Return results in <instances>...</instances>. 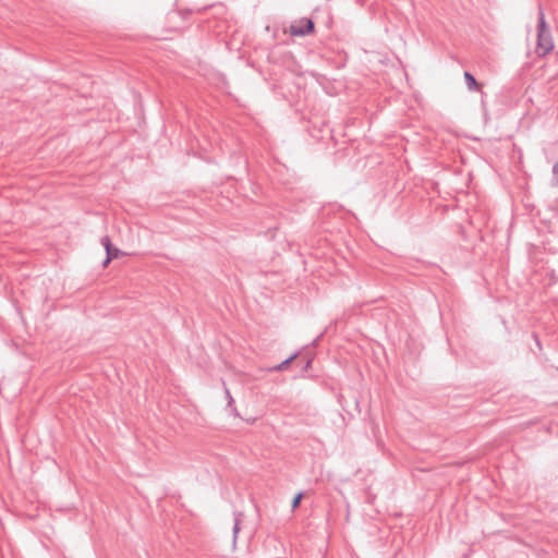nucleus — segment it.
<instances>
[{
    "instance_id": "4",
    "label": "nucleus",
    "mask_w": 558,
    "mask_h": 558,
    "mask_svg": "<svg viewBox=\"0 0 558 558\" xmlns=\"http://www.w3.org/2000/svg\"><path fill=\"white\" fill-rule=\"evenodd\" d=\"M463 76H464V81H465V84H466V87L469 90H471V92L481 90V84L476 81V78L474 77V75L471 72L465 71Z\"/></svg>"
},
{
    "instance_id": "11",
    "label": "nucleus",
    "mask_w": 558,
    "mask_h": 558,
    "mask_svg": "<svg viewBox=\"0 0 558 558\" xmlns=\"http://www.w3.org/2000/svg\"><path fill=\"white\" fill-rule=\"evenodd\" d=\"M227 410L234 416H239V413L236 411V408L234 407V404H232V408H227Z\"/></svg>"
},
{
    "instance_id": "3",
    "label": "nucleus",
    "mask_w": 558,
    "mask_h": 558,
    "mask_svg": "<svg viewBox=\"0 0 558 558\" xmlns=\"http://www.w3.org/2000/svg\"><path fill=\"white\" fill-rule=\"evenodd\" d=\"M100 242H101V244L104 245V247L106 250V255H108V260H112L114 258H118L120 255L123 254L119 248H117V247H114L112 245L109 235L102 236Z\"/></svg>"
},
{
    "instance_id": "6",
    "label": "nucleus",
    "mask_w": 558,
    "mask_h": 558,
    "mask_svg": "<svg viewBox=\"0 0 558 558\" xmlns=\"http://www.w3.org/2000/svg\"><path fill=\"white\" fill-rule=\"evenodd\" d=\"M242 513L241 512H234V524H233V529H232V532H233V541L235 542L236 537H238V533L240 531V524H241V518H242Z\"/></svg>"
},
{
    "instance_id": "5",
    "label": "nucleus",
    "mask_w": 558,
    "mask_h": 558,
    "mask_svg": "<svg viewBox=\"0 0 558 558\" xmlns=\"http://www.w3.org/2000/svg\"><path fill=\"white\" fill-rule=\"evenodd\" d=\"M299 356V353L295 352L293 353L292 355H290L289 357H287L284 361H282L281 363L272 366V367H269L268 371L269 372H281V371H284L288 368V366L294 361L296 360Z\"/></svg>"
},
{
    "instance_id": "13",
    "label": "nucleus",
    "mask_w": 558,
    "mask_h": 558,
    "mask_svg": "<svg viewBox=\"0 0 558 558\" xmlns=\"http://www.w3.org/2000/svg\"><path fill=\"white\" fill-rule=\"evenodd\" d=\"M110 262L111 260H108V255H106V259L102 262V266L107 267Z\"/></svg>"
},
{
    "instance_id": "12",
    "label": "nucleus",
    "mask_w": 558,
    "mask_h": 558,
    "mask_svg": "<svg viewBox=\"0 0 558 558\" xmlns=\"http://www.w3.org/2000/svg\"><path fill=\"white\" fill-rule=\"evenodd\" d=\"M227 410L234 416H239V413L236 411V408L234 407V404H232V408H227Z\"/></svg>"
},
{
    "instance_id": "1",
    "label": "nucleus",
    "mask_w": 558,
    "mask_h": 558,
    "mask_svg": "<svg viewBox=\"0 0 558 558\" xmlns=\"http://www.w3.org/2000/svg\"><path fill=\"white\" fill-rule=\"evenodd\" d=\"M554 49V40L550 28L545 20L542 7H538L537 40L535 52L538 57L547 56Z\"/></svg>"
},
{
    "instance_id": "7",
    "label": "nucleus",
    "mask_w": 558,
    "mask_h": 558,
    "mask_svg": "<svg viewBox=\"0 0 558 558\" xmlns=\"http://www.w3.org/2000/svg\"><path fill=\"white\" fill-rule=\"evenodd\" d=\"M303 496H304V494H303L302 492H299V493L293 497L292 502H291V508H292V510H295V509L300 506V504H301V501H302V499H303Z\"/></svg>"
},
{
    "instance_id": "2",
    "label": "nucleus",
    "mask_w": 558,
    "mask_h": 558,
    "mask_svg": "<svg viewBox=\"0 0 558 558\" xmlns=\"http://www.w3.org/2000/svg\"><path fill=\"white\" fill-rule=\"evenodd\" d=\"M315 31V24L313 20L303 17L296 24H291L289 32L292 36L304 37L312 34Z\"/></svg>"
},
{
    "instance_id": "9",
    "label": "nucleus",
    "mask_w": 558,
    "mask_h": 558,
    "mask_svg": "<svg viewBox=\"0 0 558 558\" xmlns=\"http://www.w3.org/2000/svg\"><path fill=\"white\" fill-rule=\"evenodd\" d=\"M554 185L558 186V161L553 167Z\"/></svg>"
},
{
    "instance_id": "8",
    "label": "nucleus",
    "mask_w": 558,
    "mask_h": 558,
    "mask_svg": "<svg viewBox=\"0 0 558 558\" xmlns=\"http://www.w3.org/2000/svg\"><path fill=\"white\" fill-rule=\"evenodd\" d=\"M226 399H227V408H232V404H234V399L231 396L230 390L226 387L225 388Z\"/></svg>"
},
{
    "instance_id": "10",
    "label": "nucleus",
    "mask_w": 558,
    "mask_h": 558,
    "mask_svg": "<svg viewBox=\"0 0 558 558\" xmlns=\"http://www.w3.org/2000/svg\"><path fill=\"white\" fill-rule=\"evenodd\" d=\"M301 361L304 363L303 366H302V369L303 371H307V368L310 367V365L312 363V360L311 359L302 357Z\"/></svg>"
}]
</instances>
